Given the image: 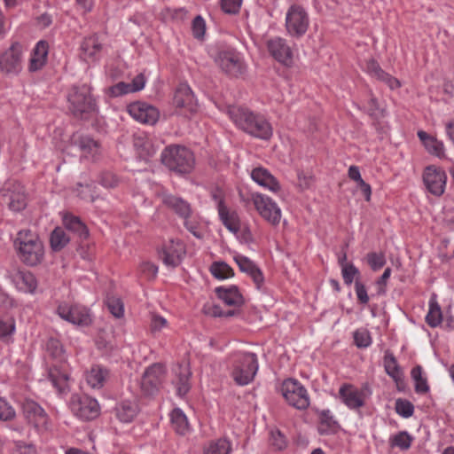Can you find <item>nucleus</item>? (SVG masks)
Instances as JSON below:
<instances>
[{
    "label": "nucleus",
    "mask_w": 454,
    "mask_h": 454,
    "mask_svg": "<svg viewBox=\"0 0 454 454\" xmlns=\"http://www.w3.org/2000/svg\"><path fill=\"white\" fill-rule=\"evenodd\" d=\"M4 202L13 212H20L27 207V199L24 186L18 181L9 180L2 188Z\"/></svg>",
    "instance_id": "nucleus-10"
},
{
    "label": "nucleus",
    "mask_w": 454,
    "mask_h": 454,
    "mask_svg": "<svg viewBox=\"0 0 454 454\" xmlns=\"http://www.w3.org/2000/svg\"><path fill=\"white\" fill-rule=\"evenodd\" d=\"M365 392L352 386L342 385V402L349 409H358L364 404Z\"/></svg>",
    "instance_id": "nucleus-26"
},
{
    "label": "nucleus",
    "mask_w": 454,
    "mask_h": 454,
    "mask_svg": "<svg viewBox=\"0 0 454 454\" xmlns=\"http://www.w3.org/2000/svg\"><path fill=\"white\" fill-rule=\"evenodd\" d=\"M87 84L73 86L67 94L68 110L77 119H88L97 110L96 100Z\"/></svg>",
    "instance_id": "nucleus-3"
},
{
    "label": "nucleus",
    "mask_w": 454,
    "mask_h": 454,
    "mask_svg": "<svg viewBox=\"0 0 454 454\" xmlns=\"http://www.w3.org/2000/svg\"><path fill=\"white\" fill-rule=\"evenodd\" d=\"M235 262L239 265L242 272L247 273L254 280L257 288H260L263 283L264 278L262 270L249 258L243 255L234 257Z\"/></svg>",
    "instance_id": "nucleus-25"
},
{
    "label": "nucleus",
    "mask_w": 454,
    "mask_h": 454,
    "mask_svg": "<svg viewBox=\"0 0 454 454\" xmlns=\"http://www.w3.org/2000/svg\"><path fill=\"white\" fill-rule=\"evenodd\" d=\"M71 145L77 147L85 157L95 158L100 151V145L88 135L75 133L71 137Z\"/></svg>",
    "instance_id": "nucleus-21"
},
{
    "label": "nucleus",
    "mask_w": 454,
    "mask_h": 454,
    "mask_svg": "<svg viewBox=\"0 0 454 454\" xmlns=\"http://www.w3.org/2000/svg\"><path fill=\"white\" fill-rule=\"evenodd\" d=\"M98 348L102 349L106 352L111 351L115 348L116 344L114 340L112 333L101 331L96 340Z\"/></svg>",
    "instance_id": "nucleus-46"
},
{
    "label": "nucleus",
    "mask_w": 454,
    "mask_h": 454,
    "mask_svg": "<svg viewBox=\"0 0 454 454\" xmlns=\"http://www.w3.org/2000/svg\"><path fill=\"white\" fill-rule=\"evenodd\" d=\"M270 55L285 67H291L294 63V51L288 41L280 36L270 38L266 43Z\"/></svg>",
    "instance_id": "nucleus-13"
},
{
    "label": "nucleus",
    "mask_w": 454,
    "mask_h": 454,
    "mask_svg": "<svg viewBox=\"0 0 454 454\" xmlns=\"http://www.w3.org/2000/svg\"><path fill=\"white\" fill-rule=\"evenodd\" d=\"M106 305L115 317L120 318L123 316V303L118 298L109 297L106 300Z\"/></svg>",
    "instance_id": "nucleus-54"
},
{
    "label": "nucleus",
    "mask_w": 454,
    "mask_h": 454,
    "mask_svg": "<svg viewBox=\"0 0 454 454\" xmlns=\"http://www.w3.org/2000/svg\"><path fill=\"white\" fill-rule=\"evenodd\" d=\"M216 66L226 74L239 77L246 72V65L240 54L234 49H222L214 56Z\"/></svg>",
    "instance_id": "nucleus-6"
},
{
    "label": "nucleus",
    "mask_w": 454,
    "mask_h": 454,
    "mask_svg": "<svg viewBox=\"0 0 454 454\" xmlns=\"http://www.w3.org/2000/svg\"><path fill=\"white\" fill-rule=\"evenodd\" d=\"M70 408L76 417L83 420L95 419L100 412L98 401L87 395H73Z\"/></svg>",
    "instance_id": "nucleus-9"
},
{
    "label": "nucleus",
    "mask_w": 454,
    "mask_h": 454,
    "mask_svg": "<svg viewBox=\"0 0 454 454\" xmlns=\"http://www.w3.org/2000/svg\"><path fill=\"white\" fill-rule=\"evenodd\" d=\"M170 421L172 428L178 434L184 435L190 431L187 417L181 409L175 408L170 412Z\"/></svg>",
    "instance_id": "nucleus-35"
},
{
    "label": "nucleus",
    "mask_w": 454,
    "mask_h": 454,
    "mask_svg": "<svg viewBox=\"0 0 454 454\" xmlns=\"http://www.w3.org/2000/svg\"><path fill=\"white\" fill-rule=\"evenodd\" d=\"M133 145L139 157L143 160L153 157L158 150V147L153 145L152 139L144 133L134 136Z\"/></svg>",
    "instance_id": "nucleus-27"
},
{
    "label": "nucleus",
    "mask_w": 454,
    "mask_h": 454,
    "mask_svg": "<svg viewBox=\"0 0 454 454\" xmlns=\"http://www.w3.org/2000/svg\"><path fill=\"white\" fill-rule=\"evenodd\" d=\"M242 0H221V8L223 12L236 14L239 12Z\"/></svg>",
    "instance_id": "nucleus-57"
},
{
    "label": "nucleus",
    "mask_w": 454,
    "mask_h": 454,
    "mask_svg": "<svg viewBox=\"0 0 454 454\" xmlns=\"http://www.w3.org/2000/svg\"><path fill=\"white\" fill-rule=\"evenodd\" d=\"M258 371V360L254 353L239 352L232 356L231 376L240 386L250 383Z\"/></svg>",
    "instance_id": "nucleus-5"
},
{
    "label": "nucleus",
    "mask_w": 454,
    "mask_h": 454,
    "mask_svg": "<svg viewBox=\"0 0 454 454\" xmlns=\"http://www.w3.org/2000/svg\"><path fill=\"white\" fill-rule=\"evenodd\" d=\"M365 69L372 77L377 79H380L384 73L379 64L373 59H371L366 63Z\"/></svg>",
    "instance_id": "nucleus-63"
},
{
    "label": "nucleus",
    "mask_w": 454,
    "mask_h": 454,
    "mask_svg": "<svg viewBox=\"0 0 454 454\" xmlns=\"http://www.w3.org/2000/svg\"><path fill=\"white\" fill-rule=\"evenodd\" d=\"M49 378L52 385L59 390H62L66 387L68 376L65 373H60L58 370L52 369L49 372Z\"/></svg>",
    "instance_id": "nucleus-50"
},
{
    "label": "nucleus",
    "mask_w": 454,
    "mask_h": 454,
    "mask_svg": "<svg viewBox=\"0 0 454 454\" xmlns=\"http://www.w3.org/2000/svg\"><path fill=\"white\" fill-rule=\"evenodd\" d=\"M184 225L194 237L197 239H202L203 234L199 230V223L192 220L191 217L184 219Z\"/></svg>",
    "instance_id": "nucleus-62"
},
{
    "label": "nucleus",
    "mask_w": 454,
    "mask_h": 454,
    "mask_svg": "<svg viewBox=\"0 0 454 454\" xmlns=\"http://www.w3.org/2000/svg\"><path fill=\"white\" fill-rule=\"evenodd\" d=\"M18 288L25 293L33 294L37 287V280L30 271H19L15 276Z\"/></svg>",
    "instance_id": "nucleus-36"
},
{
    "label": "nucleus",
    "mask_w": 454,
    "mask_h": 454,
    "mask_svg": "<svg viewBox=\"0 0 454 454\" xmlns=\"http://www.w3.org/2000/svg\"><path fill=\"white\" fill-rule=\"evenodd\" d=\"M13 407L4 398L0 397V420L9 421L15 418Z\"/></svg>",
    "instance_id": "nucleus-51"
},
{
    "label": "nucleus",
    "mask_w": 454,
    "mask_h": 454,
    "mask_svg": "<svg viewBox=\"0 0 454 454\" xmlns=\"http://www.w3.org/2000/svg\"><path fill=\"white\" fill-rule=\"evenodd\" d=\"M173 104L177 109V114L185 117H190L198 108L192 90L185 83L180 84L176 90Z\"/></svg>",
    "instance_id": "nucleus-14"
},
{
    "label": "nucleus",
    "mask_w": 454,
    "mask_h": 454,
    "mask_svg": "<svg viewBox=\"0 0 454 454\" xmlns=\"http://www.w3.org/2000/svg\"><path fill=\"white\" fill-rule=\"evenodd\" d=\"M418 137L428 153L440 159L445 156L444 145L441 140L423 130L418 131Z\"/></svg>",
    "instance_id": "nucleus-30"
},
{
    "label": "nucleus",
    "mask_w": 454,
    "mask_h": 454,
    "mask_svg": "<svg viewBox=\"0 0 454 454\" xmlns=\"http://www.w3.org/2000/svg\"><path fill=\"white\" fill-rule=\"evenodd\" d=\"M160 159L164 166L179 175L192 172L195 164L192 152L179 145L167 146L162 151Z\"/></svg>",
    "instance_id": "nucleus-4"
},
{
    "label": "nucleus",
    "mask_w": 454,
    "mask_h": 454,
    "mask_svg": "<svg viewBox=\"0 0 454 454\" xmlns=\"http://www.w3.org/2000/svg\"><path fill=\"white\" fill-rule=\"evenodd\" d=\"M229 115L243 131L259 139L268 140L272 136L270 123L262 114L244 107H231Z\"/></svg>",
    "instance_id": "nucleus-1"
},
{
    "label": "nucleus",
    "mask_w": 454,
    "mask_h": 454,
    "mask_svg": "<svg viewBox=\"0 0 454 454\" xmlns=\"http://www.w3.org/2000/svg\"><path fill=\"white\" fill-rule=\"evenodd\" d=\"M48 50L49 46L46 41L41 40L35 44L29 59V72L39 71L44 67L47 61Z\"/></svg>",
    "instance_id": "nucleus-23"
},
{
    "label": "nucleus",
    "mask_w": 454,
    "mask_h": 454,
    "mask_svg": "<svg viewBox=\"0 0 454 454\" xmlns=\"http://www.w3.org/2000/svg\"><path fill=\"white\" fill-rule=\"evenodd\" d=\"M223 225L231 232L238 233L239 231V223L234 213H230L228 207H222L218 212Z\"/></svg>",
    "instance_id": "nucleus-42"
},
{
    "label": "nucleus",
    "mask_w": 454,
    "mask_h": 454,
    "mask_svg": "<svg viewBox=\"0 0 454 454\" xmlns=\"http://www.w3.org/2000/svg\"><path fill=\"white\" fill-rule=\"evenodd\" d=\"M212 275L218 279H226L234 275L233 270L224 262H215L210 267Z\"/></svg>",
    "instance_id": "nucleus-45"
},
{
    "label": "nucleus",
    "mask_w": 454,
    "mask_h": 454,
    "mask_svg": "<svg viewBox=\"0 0 454 454\" xmlns=\"http://www.w3.org/2000/svg\"><path fill=\"white\" fill-rule=\"evenodd\" d=\"M15 331V321L12 317L0 319V338L12 335Z\"/></svg>",
    "instance_id": "nucleus-56"
},
{
    "label": "nucleus",
    "mask_w": 454,
    "mask_h": 454,
    "mask_svg": "<svg viewBox=\"0 0 454 454\" xmlns=\"http://www.w3.org/2000/svg\"><path fill=\"white\" fill-rule=\"evenodd\" d=\"M22 412L26 420L38 432L49 430L50 418L44 409L36 402L26 399L22 403Z\"/></svg>",
    "instance_id": "nucleus-12"
},
{
    "label": "nucleus",
    "mask_w": 454,
    "mask_h": 454,
    "mask_svg": "<svg viewBox=\"0 0 454 454\" xmlns=\"http://www.w3.org/2000/svg\"><path fill=\"white\" fill-rule=\"evenodd\" d=\"M270 442L275 447L276 450L278 451L282 450L286 444L285 436L278 430L271 431Z\"/></svg>",
    "instance_id": "nucleus-61"
},
{
    "label": "nucleus",
    "mask_w": 454,
    "mask_h": 454,
    "mask_svg": "<svg viewBox=\"0 0 454 454\" xmlns=\"http://www.w3.org/2000/svg\"><path fill=\"white\" fill-rule=\"evenodd\" d=\"M254 205L260 215L272 225L279 223L281 219V210L275 201L270 197L254 194L253 195Z\"/></svg>",
    "instance_id": "nucleus-16"
},
{
    "label": "nucleus",
    "mask_w": 454,
    "mask_h": 454,
    "mask_svg": "<svg viewBox=\"0 0 454 454\" xmlns=\"http://www.w3.org/2000/svg\"><path fill=\"white\" fill-rule=\"evenodd\" d=\"M355 344L361 348H368L372 344V337L367 329L361 328L354 333Z\"/></svg>",
    "instance_id": "nucleus-48"
},
{
    "label": "nucleus",
    "mask_w": 454,
    "mask_h": 454,
    "mask_svg": "<svg viewBox=\"0 0 454 454\" xmlns=\"http://www.w3.org/2000/svg\"><path fill=\"white\" fill-rule=\"evenodd\" d=\"M175 373L174 384L176 387L177 395L180 396L184 395L190 389L189 380L192 375L188 365L178 364L173 369Z\"/></svg>",
    "instance_id": "nucleus-31"
},
{
    "label": "nucleus",
    "mask_w": 454,
    "mask_h": 454,
    "mask_svg": "<svg viewBox=\"0 0 454 454\" xmlns=\"http://www.w3.org/2000/svg\"><path fill=\"white\" fill-rule=\"evenodd\" d=\"M364 107L367 113L376 119L384 115V108L373 96L371 97Z\"/></svg>",
    "instance_id": "nucleus-52"
},
{
    "label": "nucleus",
    "mask_w": 454,
    "mask_h": 454,
    "mask_svg": "<svg viewBox=\"0 0 454 454\" xmlns=\"http://www.w3.org/2000/svg\"><path fill=\"white\" fill-rule=\"evenodd\" d=\"M442 311L440 306L435 301H429V309L426 316V321L431 327L438 326L442 322Z\"/></svg>",
    "instance_id": "nucleus-44"
},
{
    "label": "nucleus",
    "mask_w": 454,
    "mask_h": 454,
    "mask_svg": "<svg viewBox=\"0 0 454 454\" xmlns=\"http://www.w3.org/2000/svg\"><path fill=\"white\" fill-rule=\"evenodd\" d=\"M78 187H79L77 189L78 195L82 200L91 201V202L94 201L95 195H94L92 184H78Z\"/></svg>",
    "instance_id": "nucleus-58"
},
{
    "label": "nucleus",
    "mask_w": 454,
    "mask_h": 454,
    "mask_svg": "<svg viewBox=\"0 0 454 454\" xmlns=\"http://www.w3.org/2000/svg\"><path fill=\"white\" fill-rule=\"evenodd\" d=\"M338 421L329 410H322L318 413V432L321 434H330L337 432Z\"/></svg>",
    "instance_id": "nucleus-34"
},
{
    "label": "nucleus",
    "mask_w": 454,
    "mask_h": 454,
    "mask_svg": "<svg viewBox=\"0 0 454 454\" xmlns=\"http://www.w3.org/2000/svg\"><path fill=\"white\" fill-rule=\"evenodd\" d=\"M164 367L160 364L149 366L144 372L141 379V389L145 395L155 394L161 383Z\"/></svg>",
    "instance_id": "nucleus-19"
},
{
    "label": "nucleus",
    "mask_w": 454,
    "mask_h": 454,
    "mask_svg": "<svg viewBox=\"0 0 454 454\" xmlns=\"http://www.w3.org/2000/svg\"><path fill=\"white\" fill-rule=\"evenodd\" d=\"M102 44L96 35L85 38L81 44V57L87 62H94L99 59Z\"/></svg>",
    "instance_id": "nucleus-24"
},
{
    "label": "nucleus",
    "mask_w": 454,
    "mask_h": 454,
    "mask_svg": "<svg viewBox=\"0 0 454 454\" xmlns=\"http://www.w3.org/2000/svg\"><path fill=\"white\" fill-rule=\"evenodd\" d=\"M342 278L346 285H351L361 282L360 270L351 263H342Z\"/></svg>",
    "instance_id": "nucleus-43"
},
{
    "label": "nucleus",
    "mask_w": 454,
    "mask_h": 454,
    "mask_svg": "<svg viewBox=\"0 0 454 454\" xmlns=\"http://www.w3.org/2000/svg\"><path fill=\"white\" fill-rule=\"evenodd\" d=\"M309 25V18L303 7L293 4L286 14V29L291 37L303 36Z\"/></svg>",
    "instance_id": "nucleus-7"
},
{
    "label": "nucleus",
    "mask_w": 454,
    "mask_h": 454,
    "mask_svg": "<svg viewBox=\"0 0 454 454\" xmlns=\"http://www.w3.org/2000/svg\"><path fill=\"white\" fill-rule=\"evenodd\" d=\"M252 179L259 185L271 191L278 192L280 189L277 179L264 168H255L251 172Z\"/></svg>",
    "instance_id": "nucleus-29"
},
{
    "label": "nucleus",
    "mask_w": 454,
    "mask_h": 454,
    "mask_svg": "<svg viewBox=\"0 0 454 454\" xmlns=\"http://www.w3.org/2000/svg\"><path fill=\"white\" fill-rule=\"evenodd\" d=\"M162 203L183 219L189 218L192 215L190 203L181 197L170 193H163Z\"/></svg>",
    "instance_id": "nucleus-22"
},
{
    "label": "nucleus",
    "mask_w": 454,
    "mask_h": 454,
    "mask_svg": "<svg viewBox=\"0 0 454 454\" xmlns=\"http://www.w3.org/2000/svg\"><path fill=\"white\" fill-rule=\"evenodd\" d=\"M110 94L113 97H119L121 95L132 93V89L130 88L129 83H126L123 82H120L117 84L112 86L110 89Z\"/></svg>",
    "instance_id": "nucleus-60"
},
{
    "label": "nucleus",
    "mask_w": 454,
    "mask_h": 454,
    "mask_svg": "<svg viewBox=\"0 0 454 454\" xmlns=\"http://www.w3.org/2000/svg\"><path fill=\"white\" fill-rule=\"evenodd\" d=\"M367 262L372 270L376 271L385 265L386 259L382 253H370L367 255Z\"/></svg>",
    "instance_id": "nucleus-55"
},
{
    "label": "nucleus",
    "mask_w": 454,
    "mask_h": 454,
    "mask_svg": "<svg viewBox=\"0 0 454 454\" xmlns=\"http://www.w3.org/2000/svg\"><path fill=\"white\" fill-rule=\"evenodd\" d=\"M140 271L147 278H153L157 275L158 267L151 262H143L140 265Z\"/></svg>",
    "instance_id": "nucleus-64"
},
{
    "label": "nucleus",
    "mask_w": 454,
    "mask_h": 454,
    "mask_svg": "<svg viewBox=\"0 0 454 454\" xmlns=\"http://www.w3.org/2000/svg\"><path fill=\"white\" fill-rule=\"evenodd\" d=\"M281 393L289 405L304 410L309 405V398L306 388L296 380L287 379L281 386Z\"/></svg>",
    "instance_id": "nucleus-8"
},
{
    "label": "nucleus",
    "mask_w": 454,
    "mask_h": 454,
    "mask_svg": "<svg viewBox=\"0 0 454 454\" xmlns=\"http://www.w3.org/2000/svg\"><path fill=\"white\" fill-rule=\"evenodd\" d=\"M99 183L106 188H114L118 185V177L111 172H103L99 177Z\"/></svg>",
    "instance_id": "nucleus-59"
},
{
    "label": "nucleus",
    "mask_w": 454,
    "mask_h": 454,
    "mask_svg": "<svg viewBox=\"0 0 454 454\" xmlns=\"http://www.w3.org/2000/svg\"><path fill=\"white\" fill-rule=\"evenodd\" d=\"M423 182L427 192L434 196H441L446 187L447 176L441 168L428 166L424 169Z\"/></svg>",
    "instance_id": "nucleus-15"
},
{
    "label": "nucleus",
    "mask_w": 454,
    "mask_h": 454,
    "mask_svg": "<svg viewBox=\"0 0 454 454\" xmlns=\"http://www.w3.org/2000/svg\"><path fill=\"white\" fill-rule=\"evenodd\" d=\"M108 376V370L101 365H94L88 372L86 380L93 388H100Z\"/></svg>",
    "instance_id": "nucleus-37"
},
{
    "label": "nucleus",
    "mask_w": 454,
    "mask_h": 454,
    "mask_svg": "<svg viewBox=\"0 0 454 454\" xmlns=\"http://www.w3.org/2000/svg\"><path fill=\"white\" fill-rule=\"evenodd\" d=\"M395 411L397 414L407 419L412 416L414 412V406L407 400L397 399L395 402Z\"/></svg>",
    "instance_id": "nucleus-49"
},
{
    "label": "nucleus",
    "mask_w": 454,
    "mask_h": 454,
    "mask_svg": "<svg viewBox=\"0 0 454 454\" xmlns=\"http://www.w3.org/2000/svg\"><path fill=\"white\" fill-rule=\"evenodd\" d=\"M58 315L64 320L77 325H88L91 322L89 310L82 306H68L59 304L57 308Z\"/></svg>",
    "instance_id": "nucleus-17"
},
{
    "label": "nucleus",
    "mask_w": 454,
    "mask_h": 454,
    "mask_svg": "<svg viewBox=\"0 0 454 454\" xmlns=\"http://www.w3.org/2000/svg\"><path fill=\"white\" fill-rule=\"evenodd\" d=\"M63 224L68 231L76 234L81 240H84L89 237V230L87 226L78 216L67 214L63 217Z\"/></svg>",
    "instance_id": "nucleus-32"
},
{
    "label": "nucleus",
    "mask_w": 454,
    "mask_h": 454,
    "mask_svg": "<svg viewBox=\"0 0 454 454\" xmlns=\"http://www.w3.org/2000/svg\"><path fill=\"white\" fill-rule=\"evenodd\" d=\"M128 112L136 121L150 125L155 124L160 116V113L156 107L145 102H134L130 104L128 106Z\"/></svg>",
    "instance_id": "nucleus-18"
},
{
    "label": "nucleus",
    "mask_w": 454,
    "mask_h": 454,
    "mask_svg": "<svg viewBox=\"0 0 454 454\" xmlns=\"http://www.w3.org/2000/svg\"><path fill=\"white\" fill-rule=\"evenodd\" d=\"M412 438L407 432H399L390 438L392 447L398 448L401 451L407 450L411 444Z\"/></svg>",
    "instance_id": "nucleus-47"
},
{
    "label": "nucleus",
    "mask_w": 454,
    "mask_h": 454,
    "mask_svg": "<svg viewBox=\"0 0 454 454\" xmlns=\"http://www.w3.org/2000/svg\"><path fill=\"white\" fill-rule=\"evenodd\" d=\"M13 247L20 262L29 267L42 263L44 246L39 236L30 230H20L13 240Z\"/></svg>",
    "instance_id": "nucleus-2"
},
{
    "label": "nucleus",
    "mask_w": 454,
    "mask_h": 454,
    "mask_svg": "<svg viewBox=\"0 0 454 454\" xmlns=\"http://www.w3.org/2000/svg\"><path fill=\"white\" fill-rule=\"evenodd\" d=\"M215 292L217 297L228 306L239 307L244 303V298L236 286H218Z\"/></svg>",
    "instance_id": "nucleus-28"
},
{
    "label": "nucleus",
    "mask_w": 454,
    "mask_h": 454,
    "mask_svg": "<svg viewBox=\"0 0 454 454\" xmlns=\"http://www.w3.org/2000/svg\"><path fill=\"white\" fill-rule=\"evenodd\" d=\"M233 450L231 442L226 438L210 441L204 454H230Z\"/></svg>",
    "instance_id": "nucleus-38"
},
{
    "label": "nucleus",
    "mask_w": 454,
    "mask_h": 454,
    "mask_svg": "<svg viewBox=\"0 0 454 454\" xmlns=\"http://www.w3.org/2000/svg\"><path fill=\"white\" fill-rule=\"evenodd\" d=\"M22 45L15 42L0 55V73L13 76L22 69Z\"/></svg>",
    "instance_id": "nucleus-11"
},
{
    "label": "nucleus",
    "mask_w": 454,
    "mask_h": 454,
    "mask_svg": "<svg viewBox=\"0 0 454 454\" xmlns=\"http://www.w3.org/2000/svg\"><path fill=\"white\" fill-rule=\"evenodd\" d=\"M185 254L184 244L180 240L170 239L159 252L160 258L167 266L175 268L181 262L182 256Z\"/></svg>",
    "instance_id": "nucleus-20"
},
{
    "label": "nucleus",
    "mask_w": 454,
    "mask_h": 454,
    "mask_svg": "<svg viewBox=\"0 0 454 454\" xmlns=\"http://www.w3.org/2000/svg\"><path fill=\"white\" fill-rule=\"evenodd\" d=\"M385 371L395 382L402 380L403 373L397 364V361L392 354L384 356Z\"/></svg>",
    "instance_id": "nucleus-41"
},
{
    "label": "nucleus",
    "mask_w": 454,
    "mask_h": 454,
    "mask_svg": "<svg viewBox=\"0 0 454 454\" xmlns=\"http://www.w3.org/2000/svg\"><path fill=\"white\" fill-rule=\"evenodd\" d=\"M411 379L414 381L415 391L418 394H426L429 391V386L427 378L423 375L422 367L415 366L411 372Z\"/></svg>",
    "instance_id": "nucleus-40"
},
{
    "label": "nucleus",
    "mask_w": 454,
    "mask_h": 454,
    "mask_svg": "<svg viewBox=\"0 0 454 454\" xmlns=\"http://www.w3.org/2000/svg\"><path fill=\"white\" fill-rule=\"evenodd\" d=\"M192 30L196 39H203L206 32V23L201 16L198 15L193 19Z\"/></svg>",
    "instance_id": "nucleus-53"
},
{
    "label": "nucleus",
    "mask_w": 454,
    "mask_h": 454,
    "mask_svg": "<svg viewBox=\"0 0 454 454\" xmlns=\"http://www.w3.org/2000/svg\"><path fill=\"white\" fill-rule=\"evenodd\" d=\"M115 416L123 423L131 422L138 412V406L136 403L123 401L114 408Z\"/></svg>",
    "instance_id": "nucleus-33"
},
{
    "label": "nucleus",
    "mask_w": 454,
    "mask_h": 454,
    "mask_svg": "<svg viewBox=\"0 0 454 454\" xmlns=\"http://www.w3.org/2000/svg\"><path fill=\"white\" fill-rule=\"evenodd\" d=\"M69 241L70 238L62 228L57 227L52 231L50 238V243L53 251H60L69 243Z\"/></svg>",
    "instance_id": "nucleus-39"
}]
</instances>
